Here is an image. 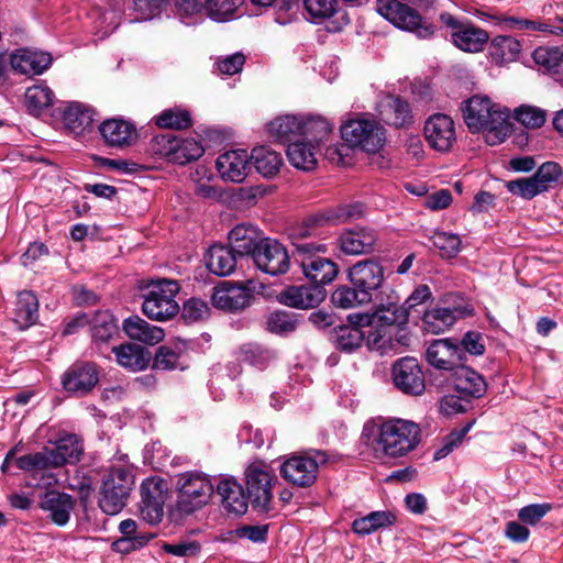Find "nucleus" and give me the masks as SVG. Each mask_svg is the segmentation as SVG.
I'll list each match as a JSON object with an SVG mask.
<instances>
[{
  "mask_svg": "<svg viewBox=\"0 0 563 563\" xmlns=\"http://www.w3.org/2000/svg\"><path fill=\"white\" fill-rule=\"evenodd\" d=\"M301 115L285 114L277 117L268 123L272 137L280 143H287L300 136Z\"/></svg>",
  "mask_w": 563,
  "mask_h": 563,
  "instance_id": "nucleus-42",
  "label": "nucleus"
},
{
  "mask_svg": "<svg viewBox=\"0 0 563 563\" xmlns=\"http://www.w3.org/2000/svg\"><path fill=\"white\" fill-rule=\"evenodd\" d=\"M205 153V147L194 137L181 139L177 136V145L169 163L186 165L199 159Z\"/></svg>",
  "mask_w": 563,
  "mask_h": 563,
  "instance_id": "nucleus-49",
  "label": "nucleus"
},
{
  "mask_svg": "<svg viewBox=\"0 0 563 563\" xmlns=\"http://www.w3.org/2000/svg\"><path fill=\"white\" fill-rule=\"evenodd\" d=\"M424 136L433 150L442 153L450 151L456 141L453 120L443 113L431 115L424 124Z\"/></svg>",
  "mask_w": 563,
  "mask_h": 563,
  "instance_id": "nucleus-15",
  "label": "nucleus"
},
{
  "mask_svg": "<svg viewBox=\"0 0 563 563\" xmlns=\"http://www.w3.org/2000/svg\"><path fill=\"white\" fill-rule=\"evenodd\" d=\"M454 390L464 398L477 399L487 390L484 377L473 368L461 364L451 374Z\"/></svg>",
  "mask_w": 563,
  "mask_h": 563,
  "instance_id": "nucleus-25",
  "label": "nucleus"
},
{
  "mask_svg": "<svg viewBox=\"0 0 563 563\" xmlns=\"http://www.w3.org/2000/svg\"><path fill=\"white\" fill-rule=\"evenodd\" d=\"M461 111L468 130L472 133L486 132V141L490 145L504 142L511 131L508 111L486 96L475 95L463 101Z\"/></svg>",
  "mask_w": 563,
  "mask_h": 563,
  "instance_id": "nucleus-1",
  "label": "nucleus"
},
{
  "mask_svg": "<svg viewBox=\"0 0 563 563\" xmlns=\"http://www.w3.org/2000/svg\"><path fill=\"white\" fill-rule=\"evenodd\" d=\"M506 188L511 195L525 200H531L540 195V190L532 177L509 180L506 183Z\"/></svg>",
  "mask_w": 563,
  "mask_h": 563,
  "instance_id": "nucleus-62",
  "label": "nucleus"
},
{
  "mask_svg": "<svg viewBox=\"0 0 563 563\" xmlns=\"http://www.w3.org/2000/svg\"><path fill=\"white\" fill-rule=\"evenodd\" d=\"M533 58L550 73L559 74L563 69V52L556 47H539L533 52Z\"/></svg>",
  "mask_w": 563,
  "mask_h": 563,
  "instance_id": "nucleus-57",
  "label": "nucleus"
},
{
  "mask_svg": "<svg viewBox=\"0 0 563 563\" xmlns=\"http://www.w3.org/2000/svg\"><path fill=\"white\" fill-rule=\"evenodd\" d=\"M386 130L374 119H350L341 125V135L349 147H360L367 153H377L386 142Z\"/></svg>",
  "mask_w": 563,
  "mask_h": 563,
  "instance_id": "nucleus-7",
  "label": "nucleus"
},
{
  "mask_svg": "<svg viewBox=\"0 0 563 563\" xmlns=\"http://www.w3.org/2000/svg\"><path fill=\"white\" fill-rule=\"evenodd\" d=\"M300 129V136L319 147L332 134L333 123L321 115H301Z\"/></svg>",
  "mask_w": 563,
  "mask_h": 563,
  "instance_id": "nucleus-39",
  "label": "nucleus"
},
{
  "mask_svg": "<svg viewBox=\"0 0 563 563\" xmlns=\"http://www.w3.org/2000/svg\"><path fill=\"white\" fill-rule=\"evenodd\" d=\"M249 158L245 150L229 151L217 158L216 166L223 179L240 183L247 175Z\"/></svg>",
  "mask_w": 563,
  "mask_h": 563,
  "instance_id": "nucleus-28",
  "label": "nucleus"
},
{
  "mask_svg": "<svg viewBox=\"0 0 563 563\" xmlns=\"http://www.w3.org/2000/svg\"><path fill=\"white\" fill-rule=\"evenodd\" d=\"M238 358L252 366L264 368L276 358V352L260 343L249 342L240 346Z\"/></svg>",
  "mask_w": 563,
  "mask_h": 563,
  "instance_id": "nucleus-44",
  "label": "nucleus"
},
{
  "mask_svg": "<svg viewBox=\"0 0 563 563\" xmlns=\"http://www.w3.org/2000/svg\"><path fill=\"white\" fill-rule=\"evenodd\" d=\"M426 357L433 367L453 373L463 362V352L457 341L439 339L430 343Z\"/></svg>",
  "mask_w": 563,
  "mask_h": 563,
  "instance_id": "nucleus-16",
  "label": "nucleus"
},
{
  "mask_svg": "<svg viewBox=\"0 0 563 563\" xmlns=\"http://www.w3.org/2000/svg\"><path fill=\"white\" fill-rule=\"evenodd\" d=\"M453 43L465 52H479L484 44L488 41V34L481 27H476L471 23H465L463 27L452 33Z\"/></svg>",
  "mask_w": 563,
  "mask_h": 563,
  "instance_id": "nucleus-40",
  "label": "nucleus"
},
{
  "mask_svg": "<svg viewBox=\"0 0 563 563\" xmlns=\"http://www.w3.org/2000/svg\"><path fill=\"white\" fill-rule=\"evenodd\" d=\"M520 48V42L512 36L499 35L492 41V56L500 63L515 60Z\"/></svg>",
  "mask_w": 563,
  "mask_h": 563,
  "instance_id": "nucleus-51",
  "label": "nucleus"
},
{
  "mask_svg": "<svg viewBox=\"0 0 563 563\" xmlns=\"http://www.w3.org/2000/svg\"><path fill=\"white\" fill-rule=\"evenodd\" d=\"M256 170L264 177L276 175L283 164L280 155L267 146H256L250 156Z\"/></svg>",
  "mask_w": 563,
  "mask_h": 563,
  "instance_id": "nucleus-43",
  "label": "nucleus"
},
{
  "mask_svg": "<svg viewBox=\"0 0 563 563\" xmlns=\"http://www.w3.org/2000/svg\"><path fill=\"white\" fill-rule=\"evenodd\" d=\"M332 303L342 309H350L356 306L371 302V296L364 295L361 290L351 286H339L331 295Z\"/></svg>",
  "mask_w": 563,
  "mask_h": 563,
  "instance_id": "nucleus-50",
  "label": "nucleus"
},
{
  "mask_svg": "<svg viewBox=\"0 0 563 563\" xmlns=\"http://www.w3.org/2000/svg\"><path fill=\"white\" fill-rule=\"evenodd\" d=\"M52 467L75 464L84 453L82 439L75 433H65L56 442L55 448L47 449Z\"/></svg>",
  "mask_w": 563,
  "mask_h": 563,
  "instance_id": "nucleus-24",
  "label": "nucleus"
},
{
  "mask_svg": "<svg viewBox=\"0 0 563 563\" xmlns=\"http://www.w3.org/2000/svg\"><path fill=\"white\" fill-rule=\"evenodd\" d=\"M244 0H208L206 16L217 22L230 19Z\"/></svg>",
  "mask_w": 563,
  "mask_h": 563,
  "instance_id": "nucleus-55",
  "label": "nucleus"
},
{
  "mask_svg": "<svg viewBox=\"0 0 563 563\" xmlns=\"http://www.w3.org/2000/svg\"><path fill=\"white\" fill-rule=\"evenodd\" d=\"M229 243L239 257L253 258L265 235L252 224H238L229 233Z\"/></svg>",
  "mask_w": 563,
  "mask_h": 563,
  "instance_id": "nucleus-23",
  "label": "nucleus"
},
{
  "mask_svg": "<svg viewBox=\"0 0 563 563\" xmlns=\"http://www.w3.org/2000/svg\"><path fill=\"white\" fill-rule=\"evenodd\" d=\"M155 123L163 129L183 130L191 126L192 120L188 110L176 107L164 110L155 118Z\"/></svg>",
  "mask_w": 563,
  "mask_h": 563,
  "instance_id": "nucleus-52",
  "label": "nucleus"
},
{
  "mask_svg": "<svg viewBox=\"0 0 563 563\" xmlns=\"http://www.w3.org/2000/svg\"><path fill=\"white\" fill-rule=\"evenodd\" d=\"M347 276L351 285L357 287L364 295L371 296L372 301L384 284L385 269L378 261L366 258L351 266Z\"/></svg>",
  "mask_w": 563,
  "mask_h": 563,
  "instance_id": "nucleus-12",
  "label": "nucleus"
},
{
  "mask_svg": "<svg viewBox=\"0 0 563 563\" xmlns=\"http://www.w3.org/2000/svg\"><path fill=\"white\" fill-rule=\"evenodd\" d=\"M364 327L367 323H354L347 316V324L335 327L331 332V339L335 347L344 353H352L360 349L365 341Z\"/></svg>",
  "mask_w": 563,
  "mask_h": 563,
  "instance_id": "nucleus-31",
  "label": "nucleus"
},
{
  "mask_svg": "<svg viewBox=\"0 0 563 563\" xmlns=\"http://www.w3.org/2000/svg\"><path fill=\"white\" fill-rule=\"evenodd\" d=\"M134 485V477L130 471L122 466H113L101 482L98 505L110 516L119 514L126 505Z\"/></svg>",
  "mask_w": 563,
  "mask_h": 563,
  "instance_id": "nucleus-5",
  "label": "nucleus"
},
{
  "mask_svg": "<svg viewBox=\"0 0 563 563\" xmlns=\"http://www.w3.org/2000/svg\"><path fill=\"white\" fill-rule=\"evenodd\" d=\"M117 330L114 319L109 312H98L91 320V336L95 341L107 342Z\"/></svg>",
  "mask_w": 563,
  "mask_h": 563,
  "instance_id": "nucleus-56",
  "label": "nucleus"
},
{
  "mask_svg": "<svg viewBox=\"0 0 563 563\" xmlns=\"http://www.w3.org/2000/svg\"><path fill=\"white\" fill-rule=\"evenodd\" d=\"M151 533H140L135 538L122 537L111 544V549L122 554H129L145 547L153 539Z\"/></svg>",
  "mask_w": 563,
  "mask_h": 563,
  "instance_id": "nucleus-64",
  "label": "nucleus"
},
{
  "mask_svg": "<svg viewBox=\"0 0 563 563\" xmlns=\"http://www.w3.org/2000/svg\"><path fill=\"white\" fill-rule=\"evenodd\" d=\"M396 516L390 511H372L367 516L355 519L352 530L361 536H367L376 530L394 525Z\"/></svg>",
  "mask_w": 563,
  "mask_h": 563,
  "instance_id": "nucleus-46",
  "label": "nucleus"
},
{
  "mask_svg": "<svg viewBox=\"0 0 563 563\" xmlns=\"http://www.w3.org/2000/svg\"><path fill=\"white\" fill-rule=\"evenodd\" d=\"M170 0H133L134 22H145L162 14Z\"/></svg>",
  "mask_w": 563,
  "mask_h": 563,
  "instance_id": "nucleus-53",
  "label": "nucleus"
},
{
  "mask_svg": "<svg viewBox=\"0 0 563 563\" xmlns=\"http://www.w3.org/2000/svg\"><path fill=\"white\" fill-rule=\"evenodd\" d=\"M210 308L209 305L199 298L188 299L181 310V318L187 323H194L203 321L209 317Z\"/></svg>",
  "mask_w": 563,
  "mask_h": 563,
  "instance_id": "nucleus-61",
  "label": "nucleus"
},
{
  "mask_svg": "<svg viewBox=\"0 0 563 563\" xmlns=\"http://www.w3.org/2000/svg\"><path fill=\"white\" fill-rule=\"evenodd\" d=\"M515 118L528 129H539L547 120V111L536 107L522 104L515 110Z\"/></svg>",
  "mask_w": 563,
  "mask_h": 563,
  "instance_id": "nucleus-58",
  "label": "nucleus"
},
{
  "mask_svg": "<svg viewBox=\"0 0 563 563\" xmlns=\"http://www.w3.org/2000/svg\"><path fill=\"white\" fill-rule=\"evenodd\" d=\"M16 466L22 471L45 470L52 467L47 449L42 452L24 454L15 459Z\"/></svg>",
  "mask_w": 563,
  "mask_h": 563,
  "instance_id": "nucleus-63",
  "label": "nucleus"
},
{
  "mask_svg": "<svg viewBox=\"0 0 563 563\" xmlns=\"http://www.w3.org/2000/svg\"><path fill=\"white\" fill-rule=\"evenodd\" d=\"M24 98L29 112L37 117L53 104L55 95L49 87L36 85L26 89Z\"/></svg>",
  "mask_w": 563,
  "mask_h": 563,
  "instance_id": "nucleus-47",
  "label": "nucleus"
},
{
  "mask_svg": "<svg viewBox=\"0 0 563 563\" xmlns=\"http://www.w3.org/2000/svg\"><path fill=\"white\" fill-rule=\"evenodd\" d=\"M463 311L460 308L437 307L428 310L423 314L424 329L433 334H439L449 330L462 317Z\"/></svg>",
  "mask_w": 563,
  "mask_h": 563,
  "instance_id": "nucleus-38",
  "label": "nucleus"
},
{
  "mask_svg": "<svg viewBox=\"0 0 563 563\" xmlns=\"http://www.w3.org/2000/svg\"><path fill=\"white\" fill-rule=\"evenodd\" d=\"M10 66L14 73L33 77L42 75L52 65V55L31 48H19L10 54Z\"/></svg>",
  "mask_w": 563,
  "mask_h": 563,
  "instance_id": "nucleus-17",
  "label": "nucleus"
},
{
  "mask_svg": "<svg viewBox=\"0 0 563 563\" xmlns=\"http://www.w3.org/2000/svg\"><path fill=\"white\" fill-rule=\"evenodd\" d=\"M38 319V300L32 291H21L18 294L15 307L13 310V321L20 329H26L34 324Z\"/></svg>",
  "mask_w": 563,
  "mask_h": 563,
  "instance_id": "nucleus-37",
  "label": "nucleus"
},
{
  "mask_svg": "<svg viewBox=\"0 0 563 563\" xmlns=\"http://www.w3.org/2000/svg\"><path fill=\"white\" fill-rule=\"evenodd\" d=\"M364 213L363 205L360 202L352 205H342L324 212L311 214L309 223H345L361 218Z\"/></svg>",
  "mask_w": 563,
  "mask_h": 563,
  "instance_id": "nucleus-41",
  "label": "nucleus"
},
{
  "mask_svg": "<svg viewBox=\"0 0 563 563\" xmlns=\"http://www.w3.org/2000/svg\"><path fill=\"white\" fill-rule=\"evenodd\" d=\"M180 286L175 279L159 278L152 280L142 295V311L151 320L167 321L179 312L175 297Z\"/></svg>",
  "mask_w": 563,
  "mask_h": 563,
  "instance_id": "nucleus-4",
  "label": "nucleus"
},
{
  "mask_svg": "<svg viewBox=\"0 0 563 563\" xmlns=\"http://www.w3.org/2000/svg\"><path fill=\"white\" fill-rule=\"evenodd\" d=\"M122 330L131 340L139 341L147 345H155L162 342L165 336L163 328L150 324L136 314L123 320Z\"/></svg>",
  "mask_w": 563,
  "mask_h": 563,
  "instance_id": "nucleus-30",
  "label": "nucleus"
},
{
  "mask_svg": "<svg viewBox=\"0 0 563 563\" xmlns=\"http://www.w3.org/2000/svg\"><path fill=\"white\" fill-rule=\"evenodd\" d=\"M261 272L271 276L285 274L290 266V256L286 247L276 239L265 238L252 258Z\"/></svg>",
  "mask_w": 563,
  "mask_h": 563,
  "instance_id": "nucleus-10",
  "label": "nucleus"
},
{
  "mask_svg": "<svg viewBox=\"0 0 563 563\" xmlns=\"http://www.w3.org/2000/svg\"><path fill=\"white\" fill-rule=\"evenodd\" d=\"M99 382L97 366L90 362L73 364L63 375V386L67 391L86 395Z\"/></svg>",
  "mask_w": 563,
  "mask_h": 563,
  "instance_id": "nucleus-18",
  "label": "nucleus"
},
{
  "mask_svg": "<svg viewBox=\"0 0 563 563\" xmlns=\"http://www.w3.org/2000/svg\"><path fill=\"white\" fill-rule=\"evenodd\" d=\"M185 352V344L161 345L152 357L153 369L174 371L179 366V360Z\"/></svg>",
  "mask_w": 563,
  "mask_h": 563,
  "instance_id": "nucleus-48",
  "label": "nucleus"
},
{
  "mask_svg": "<svg viewBox=\"0 0 563 563\" xmlns=\"http://www.w3.org/2000/svg\"><path fill=\"white\" fill-rule=\"evenodd\" d=\"M432 244L439 250L442 257L452 258L460 252L461 239L457 234L435 232L432 236Z\"/></svg>",
  "mask_w": 563,
  "mask_h": 563,
  "instance_id": "nucleus-60",
  "label": "nucleus"
},
{
  "mask_svg": "<svg viewBox=\"0 0 563 563\" xmlns=\"http://www.w3.org/2000/svg\"><path fill=\"white\" fill-rule=\"evenodd\" d=\"M377 12L398 29L412 32L421 38L433 35V25L413 8L398 0H377Z\"/></svg>",
  "mask_w": 563,
  "mask_h": 563,
  "instance_id": "nucleus-9",
  "label": "nucleus"
},
{
  "mask_svg": "<svg viewBox=\"0 0 563 563\" xmlns=\"http://www.w3.org/2000/svg\"><path fill=\"white\" fill-rule=\"evenodd\" d=\"M74 506L70 495L56 490L46 493L42 501V508L49 512L52 521L58 526H65L69 521Z\"/></svg>",
  "mask_w": 563,
  "mask_h": 563,
  "instance_id": "nucleus-34",
  "label": "nucleus"
},
{
  "mask_svg": "<svg viewBox=\"0 0 563 563\" xmlns=\"http://www.w3.org/2000/svg\"><path fill=\"white\" fill-rule=\"evenodd\" d=\"M166 483L163 479H146L141 486V516L151 523H159L164 517V504L166 500Z\"/></svg>",
  "mask_w": 563,
  "mask_h": 563,
  "instance_id": "nucleus-13",
  "label": "nucleus"
},
{
  "mask_svg": "<svg viewBox=\"0 0 563 563\" xmlns=\"http://www.w3.org/2000/svg\"><path fill=\"white\" fill-rule=\"evenodd\" d=\"M350 320L354 323H367L368 327L377 325L384 328L386 325H402L408 321L406 308L397 303L382 305L374 313H351Z\"/></svg>",
  "mask_w": 563,
  "mask_h": 563,
  "instance_id": "nucleus-26",
  "label": "nucleus"
},
{
  "mask_svg": "<svg viewBox=\"0 0 563 563\" xmlns=\"http://www.w3.org/2000/svg\"><path fill=\"white\" fill-rule=\"evenodd\" d=\"M325 290L320 286H288L278 295V301L287 307L309 309L317 307L325 298Z\"/></svg>",
  "mask_w": 563,
  "mask_h": 563,
  "instance_id": "nucleus-20",
  "label": "nucleus"
},
{
  "mask_svg": "<svg viewBox=\"0 0 563 563\" xmlns=\"http://www.w3.org/2000/svg\"><path fill=\"white\" fill-rule=\"evenodd\" d=\"M391 378L395 387L405 395L420 396L426 389L422 367L411 356L401 357L393 364Z\"/></svg>",
  "mask_w": 563,
  "mask_h": 563,
  "instance_id": "nucleus-11",
  "label": "nucleus"
},
{
  "mask_svg": "<svg viewBox=\"0 0 563 563\" xmlns=\"http://www.w3.org/2000/svg\"><path fill=\"white\" fill-rule=\"evenodd\" d=\"M292 257L298 264L307 279L313 286L323 287L331 283L338 275V265L322 256L327 253V245L323 243L300 241L294 243Z\"/></svg>",
  "mask_w": 563,
  "mask_h": 563,
  "instance_id": "nucleus-3",
  "label": "nucleus"
},
{
  "mask_svg": "<svg viewBox=\"0 0 563 563\" xmlns=\"http://www.w3.org/2000/svg\"><path fill=\"white\" fill-rule=\"evenodd\" d=\"M329 462L325 451L310 450L305 454L288 457L279 467L282 477L297 487H310L314 484L320 465Z\"/></svg>",
  "mask_w": 563,
  "mask_h": 563,
  "instance_id": "nucleus-8",
  "label": "nucleus"
},
{
  "mask_svg": "<svg viewBox=\"0 0 563 563\" xmlns=\"http://www.w3.org/2000/svg\"><path fill=\"white\" fill-rule=\"evenodd\" d=\"M223 507L235 515H243L247 510V500L242 486L232 479H223L217 486Z\"/></svg>",
  "mask_w": 563,
  "mask_h": 563,
  "instance_id": "nucleus-35",
  "label": "nucleus"
},
{
  "mask_svg": "<svg viewBox=\"0 0 563 563\" xmlns=\"http://www.w3.org/2000/svg\"><path fill=\"white\" fill-rule=\"evenodd\" d=\"M239 255L229 245L213 244L208 250L206 265L208 269L218 276H228L236 267Z\"/></svg>",
  "mask_w": 563,
  "mask_h": 563,
  "instance_id": "nucleus-32",
  "label": "nucleus"
},
{
  "mask_svg": "<svg viewBox=\"0 0 563 563\" xmlns=\"http://www.w3.org/2000/svg\"><path fill=\"white\" fill-rule=\"evenodd\" d=\"M300 316L287 310L269 312L265 319V329L277 335H287L298 328Z\"/></svg>",
  "mask_w": 563,
  "mask_h": 563,
  "instance_id": "nucleus-45",
  "label": "nucleus"
},
{
  "mask_svg": "<svg viewBox=\"0 0 563 563\" xmlns=\"http://www.w3.org/2000/svg\"><path fill=\"white\" fill-rule=\"evenodd\" d=\"M318 146L307 141H295L288 144L286 154L289 163L301 170L310 172L317 167Z\"/></svg>",
  "mask_w": 563,
  "mask_h": 563,
  "instance_id": "nucleus-36",
  "label": "nucleus"
},
{
  "mask_svg": "<svg viewBox=\"0 0 563 563\" xmlns=\"http://www.w3.org/2000/svg\"><path fill=\"white\" fill-rule=\"evenodd\" d=\"M176 145L177 135L172 132H166L152 137L148 144V151L152 155L170 162V157Z\"/></svg>",
  "mask_w": 563,
  "mask_h": 563,
  "instance_id": "nucleus-59",
  "label": "nucleus"
},
{
  "mask_svg": "<svg viewBox=\"0 0 563 563\" xmlns=\"http://www.w3.org/2000/svg\"><path fill=\"white\" fill-rule=\"evenodd\" d=\"M377 234L369 228L345 230L339 238V245L347 255L369 254L374 251Z\"/></svg>",
  "mask_w": 563,
  "mask_h": 563,
  "instance_id": "nucleus-27",
  "label": "nucleus"
},
{
  "mask_svg": "<svg viewBox=\"0 0 563 563\" xmlns=\"http://www.w3.org/2000/svg\"><path fill=\"white\" fill-rule=\"evenodd\" d=\"M251 299L250 289L230 282L216 287L211 297L216 308L227 311L242 310L250 305Z\"/></svg>",
  "mask_w": 563,
  "mask_h": 563,
  "instance_id": "nucleus-22",
  "label": "nucleus"
},
{
  "mask_svg": "<svg viewBox=\"0 0 563 563\" xmlns=\"http://www.w3.org/2000/svg\"><path fill=\"white\" fill-rule=\"evenodd\" d=\"M274 476L260 465H250L246 471L247 496L254 508L268 511L272 500Z\"/></svg>",
  "mask_w": 563,
  "mask_h": 563,
  "instance_id": "nucleus-14",
  "label": "nucleus"
},
{
  "mask_svg": "<svg viewBox=\"0 0 563 563\" xmlns=\"http://www.w3.org/2000/svg\"><path fill=\"white\" fill-rule=\"evenodd\" d=\"M177 508L189 515L208 504L213 485L207 475L190 471L176 475Z\"/></svg>",
  "mask_w": 563,
  "mask_h": 563,
  "instance_id": "nucleus-6",
  "label": "nucleus"
},
{
  "mask_svg": "<svg viewBox=\"0 0 563 563\" xmlns=\"http://www.w3.org/2000/svg\"><path fill=\"white\" fill-rule=\"evenodd\" d=\"M117 363L130 372H141L147 368L152 354L145 347L126 342L112 347Z\"/></svg>",
  "mask_w": 563,
  "mask_h": 563,
  "instance_id": "nucleus-29",
  "label": "nucleus"
},
{
  "mask_svg": "<svg viewBox=\"0 0 563 563\" xmlns=\"http://www.w3.org/2000/svg\"><path fill=\"white\" fill-rule=\"evenodd\" d=\"M420 427L409 420L390 419L378 426L376 450L389 457H401L413 451L420 442Z\"/></svg>",
  "mask_w": 563,
  "mask_h": 563,
  "instance_id": "nucleus-2",
  "label": "nucleus"
},
{
  "mask_svg": "<svg viewBox=\"0 0 563 563\" xmlns=\"http://www.w3.org/2000/svg\"><path fill=\"white\" fill-rule=\"evenodd\" d=\"M95 111L92 108L73 102L66 107L63 113V122L70 133L81 135L86 131H90L95 121Z\"/></svg>",
  "mask_w": 563,
  "mask_h": 563,
  "instance_id": "nucleus-33",
  "label": "nucleus"
},
{
  "mask_svg": "<svg viewBox=\"0 0 563 563\" xmlns=\"http://www.w3.org/2000/svg\"><path fill=\"white\" fill-rule=\"evenodd\" d=\"M99 132L108 146L123 148L134 144L137 131L133 123L123 119H108L99 125Z\"/></svg>",
  "mask_w": 563,
  "mask_h": 563,
  "instance_id": "nucleus-21",
  "label": "nucleus"
},
{
  "mask_svg": "<svg viewBox=\"0 0 563 563\" xmlns=\"http://www.w3.org/2000/svg\"><path fill=\"white\" fill-rule=\"evenodd\" d=\"M378 113L386 124L396 129H408L413 124L411 106L400 96H386L379 103Z\"/></svg>",
  "mask_w": 563,
  "mask_h": 563,
  "instance_id": "nucleus-19",
  "label": "nucleus"
},
{
  "mask_svg": "<svg viewBox=\"0 0 563 563\" xmlns=\"http://www.w3.org/2000/svg\"><path fill=\"white\" fill-rule=\"evenodd\" d=\"M562 176V168L555 162L543 163L531 176L540 190V194L552 188Z\"/></svg>",
  "mask_w": 563,
  "mask_h": 563,
  "instance_id": "nucleus-54",
  "label": "nucleus"
}]
</instances>
